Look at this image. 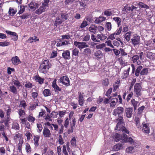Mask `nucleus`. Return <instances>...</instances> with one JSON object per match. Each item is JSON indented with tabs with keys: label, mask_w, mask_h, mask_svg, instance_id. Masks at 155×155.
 I'll list each match as a JSON object with an SVG mask.
<instances>
[{
	"label": "nucleus",
	"mask_w": 155,
	"mask_h": 155,
	"mask_svg": "<svg viewBox=\"0 0 155 155\" xmlns=\"http://www.w3.org/2000/svg\"><path fill=\"white\" fill-rule=\"evenodd\" d=\"M149 69L147 68H144L140 72L141 75H147L148 73Z\"/></svg>",
	"instance_id": "3c124183"
},
{
	"label": "nucleus",
	"mask_w": 155,
	"mask_h": 155,
	"mask_svg": "<svg viewBox=\"0 0 155 155\" xmlns=\"http://www.w3.org/2000/svg\"><path fill=\"white\" fill-rule=\"evenodd\" d=\"M104 15L107 16H110L112 15V13L110 10H107L104 12Z\"/></svg>",
	"instance_id": "052dcab7"
},
{
	"label": "nucleus",
	"mask_w": 155,
	"mask_h": 155,
	"mask_svg": "<svg viewBox=\"0 0 155 155\" xmlns=\"http://www.w3.org/2000/svg\"><path fill=\"white\" fill-rule=\"evenodd\" d=\"M106 44L104 43L101 44L96 46V48L97 49H103L106 47Z\"/></svg>",
	"instance_id": "a19ab883"
},
{
	"label": "nucleus",
	"mask_w": 155,
	"mask_h": 155,
	"mask_svg": "<svg viewBox=\"0 0 155 155\" xmlns=\"http://www.w3.org/2000/svg\"><path fill=\"white\" fill-rule=\"evenodd\" d=\"M9 45V42L7 41H5L4 42H0V46L2 47H4L7 46Z\"/></svg>",
	"instance_id": "69168bd1"
},
{
	"label": "nucleus",
	"mask_w": 155,
	"mask_h": 155,
	"mask_svg": "<svg viewBox=\"0 0 155 155\" xmlns=\"http://www.w3.org/2000/svg\"><path fill=\"white\" fill-rule=\"evenodd\" d=\"M132 32L129 31L126 33L124 36V38L127 42L130 41L131 38V35H132Z\"/></svg>",
	"instance_id": "a878e982"
},
{
	"label": "nucleus",
	"mask_w": 155,
	"mask_h": 155,
	"mask_svg": "<svg viewBox=\"0 0 155 155\" xmlns=\"http://www.w3.org/2000/svg\"><path fill=\"white\" fill-rule=\"evenodd\" d=\"M49 1L50 0H44L41 3L39 2H32L28 4V7L29 9L34 11L41 4L40 7L35 12L36 14L39 15L46 11L47 8L49 7L48 3Z\"/></svg>",
	"instance_id": "f257e3e1"
},
{
	"label": "nucleus",
	"mask_w": 155,
	"mask_h": 155,
	"mask_svg": "<svg viewBox=\"0 0 155 155\" xmlns=\"http://www.w3.org/2000/svg\"><path fill=\"white\" fill-rule=\"evenodd\" d=\"M131 103L134 107V110H136L137 109L138 102L136 101L134 99H133L131 100Z\"/></svg>",
	"instance_id": "c03bdc74"
},
{
	"label": "nucleus",
	"mask_w": 155,
	"mask_h": 155,
	"mask_svg": "<svg viewBox=\"0 0 155 155\" xmlns=\"http://www.w3.org/2000/svg\"><path fill=\"white\" fill-rule=\"evenodd\" d=\"M137 5L140 8H144L145 9H148L149 8V7L147 4L144 3L140 2H139Z\"/></svg>",
	"instance_id": "412c9836"
},
{
	"label": "nucleus",
	"mask_w": 155,
	"mask_h": 155,
	"mask_svg": "<svg viewBox=\"0 0 155 155\" xmlns=\"http://www.w3.org/2000/svg\"><path fill=\"white\" fill-rule=\"evenodd\" d=\"M12 63L15 65H17L21 63V61L17 56H15L12 58L11 59Z\"/></svg>",
	"instance_id": "f8f14e48"
},
{
	"label": "nucleus",
	"mask_w": 155,
	"mask_h": 155,
	"mask_svg": "<svg viewBox=\"0 0 155 155\" xmlns=\"http://www.w3.org/2000/svg\"><path fill=\"white\" fill-rule=\"evenodd\" d=\"M56 79H55L52 82V86L55 91H60L61 90V89L56 84Z\"/></svg>",
	"instance_id": "6ab92c4d"
},
{
	"label": "nucleus",
	"mask_w": 155,
	"mask_h": 155,
	"mask_svg": "<svg viewBox=\"0 0 155 155\" xmlns=\"http://www.w3.org/2000/svg\"><path fill=\"white\" fill-rule=\"evenodd\" d=\"M27 120L30 122L34 123L35 120V118L32 115H30L27 117Z\"/></svg>",
	"instance_id": "de8ad7c7"
},
{
	"label": "nucleus",
	"mask_w": 155,
	"mask_h": 155,
	"mask_svg": "<svg viewBox=\"0 0 155 155\" xmlns=\"http://www.w3.org/2000/svg\"><path fill=\"white\" fill-rule=\"evenodd\" d=\"M74 112L73 111H71L69 114L68 119L70 120H71V121L70 122V128L68 130V134H70L73 132L74 127H75L76 124V120L75 117H72Z\"/></svg>",
	"instance_id": "20e7f679"
},
{
	"label": "nucleus",
	"mask_w": 155,
	"mask_h": 155,
	"mask_svg": "<svg viewBox=\"0 0 155 155\" xmlns=\"http://www.w3.org/2000/svg\"><path fill=\"white\" fill-rule=\"evenodd\" d=\"M58 114L59 115V117L60 118L63 117L66 114V110H62L59 111Z\"/></svg>",
	"instance_id": "6e6d98bb"
},
{
	"label": "nucleus",
	"mask_w": 155,
	"mask_h": 155,
	"mask_svg": "<svg viewBox=\"0 0 155 155\" xmlns=\"http://www.w3.org/2000/svg\"><path fill=\"white\" fill-rule=\"evenodd\" d=\"M115 134L116 140L117 141L121 140L125 143L128 142L130 144H133L134 145L136 143L135 141L131 137H127V135L125 134H123L121 135L117 133H115Z\"/></svg>",
	"instance_id": "f03ea898"
},
{
	"label": "nucleus",
	"mask_w": 155,
	"mask_h": 155,
	"mask_svg": "<svg viewBox=\"0 0 155 155\" xmlns=\"http://www.w3.org/2000/svg\"><path fill=\"white\" fill-rule=\"evenodd\" d=\"M90 38V35L87 34L83 38V41H89Z\"/></svg>",
	"instance_id": "338daca9"
},
{
	"label": "nucleus",
	"mask_w": 155,
	"mask_h": 155,
	"mask_svg": "<svg viewBox=\"0 0 155 155\" xmlns=\"http://www.w3.org/2000/svg\"><path fill=\"white\" fill-rule=\"evenodd\" d=\"M10 89L11 91L14 93L15 94H16L17 93V90L16 89V87L14 86H10Z\"/></svg>",
	"instance_id": "864d4df0"
},
{
	"label": "nucleus",
	"mask_w": 155,
	"mask_h": 155,
	"mask_svg": "<svg viewBox=\"0 0 155 155\" xmlns=\"http://www.w3.org/2000/svg\"><path fill=\"white\" fill-rule=\"evenodd\" d=\"M26 106V104L25 101L23 100L20 102L19 104V107H22L23 108H25Z\"/></svg>",
	"instance_id": "4d7b16f0"
},
{
	"label": "nucleus",
	"mask_w": 155,
	"mask_h": 155,
	"mask_svg": "<svg viewBox=\"0 0 155 155\" xmlns=\"http://www.w3.org/2000/svg\"><path fill=\"white\" fill-rule=\"evenodd\" d=\"M133 109L132 108L128 107L125 109V113L126 117L128 118H130L133 114Z\"/></svg>",
	"instance_id": "9d476101"
},
{
	"label": "nucleus",
	"mask_w": 155,
	"mask_h": 155,
	"mask_svg": "<svg viewBox=\"0 0 155 155\" xmlns=\"http://www.w3.org/2000/svg\"><path fill=\"white\" fill-rule=\"evenodd\" d=\"M118 101V99L116 98L112 99L110 103V106L111 107H114L116 104L117 103Z\"/></svg>",
	"instance_id": "72a5a7b5"
},
{
	"label": "nucleus",
	"mask_w": 155,
	"mask_h": 155,
	"mask_svg": "<svg viewBox=\"0 0 155 155\" xmlns=\"http://www.w3.org/2000/svg\"><path fill=\"white\" fill-rule=\"evenodd\" d=\"M94 55L97 60L102 58L104 56L103 53L100 50L96 51L94 53Z\"/></svg>",
	"instance_id": "2eb2a0df"
},
{
	"label": "nucleus",
	"mask_w": 155,
	"mask_h": 155,
	"mask_svg": "<svg viewBox=\"0 0 155 155\" xmlns=\"http://www.w3.org/2000/svg\"><path fill=\"white\" fill-rule=\"evenodd\" d=\"M106 19L105 17L104 16H100L99 18H97L94 21L95 23L98 24L101 23Z\"/></svg>",
	"instance_id": "aec40b11"
},
{
	"label": "nucleus",
	"mask_w": 155,
	"mask_h": 155,
	"mask_svg": "<svg viewBox=\"0 0 155 155\" xmlns=\"http://www.w3.org/2000/svg\"><path fill=\"white\" fill-rule=\"evenodd\" d=\"M107 38V36L102 33H101L97 35V38L101 41H104Z\"/></svg>",
	"instance_id": "b1692460"
},
{
	"label": "nucleus",
	"mask_w": 155,
	"mask_h": 155,
	"mask_svg": "<svg viewBox=\"0 0 155 155\" xmlns=\"http://www.w3.org/2000/svg\"><path fill=\"white\" fill-rule=\"evenodd\" d=\"M44 66V67L49 69L51 66V64H49L48 60H44L42 63L41 64Z\"/></svg>",
	"instance_id": "5701e85b"
},
{
	"label": "nucleus",
	"mask_w": 155,
	"mask_h": 155,
	"mask_svg": "<svg viewBox=\"0 0 155 155\" xmlns=\"http://www.w3.org/2000/svg\"><path fill=\"white\" fill-rule=\"evenodd\" d=\"M120 53L122 56H126L127 55V53L125 51V50L122 48L120 49Z\"/></svg>",
	"instance_id": "0e129e2a"
},
{
	"label": "nucleus",
	"mask_w": 155,
	"mask_h": 155,
	"mask_svg": "<svg viewBox=\"0 0 155 155\" xmlns=\"http://www.w3.org/2000/svg\"><path fill=\"white\" fill-rule=\"evenodd\" d=\"M59 16H60L61 18H62V20H64H64L67 19L68 18V15L65 13L61 14Z\"/></svg>",
	"instance_id": "603ef678"
},
{
	"label": "nucleus",
	"mask_w": 155,
	"mask_h": 155,
	"mask_svg": "<svg viewBox=\"0 0 155 155\" xmlns=\"http://www.w3.org/2000/svg\"><path fill=\"white\" fill-rule=\"evenodd\" d=\"M39 39L37 38V37L35 36L34 37H30L28 40V41L30 43H32L33 42L38 41Z\"/></svg>",
	"instance_id": "c9c22d12"
},
{
	"label": "nucleus",
	"mask_w": 155,
	"mask_h": 155,
	"mask_svg": "<svg viewBox=\"0 0 155 155\" xmlns=\"http://www.w3.org/2000/svg\"><path fill=\"white\" fill-rule=\"evenodd\" d=\"M122 148V145L121 143H118L114 146V149L115 151H118Z\"/></svg>",
	"instance_id": "ea45409f"
},
{
	"label": "nucleus",
	"mask_w": 155,
	"mask_h": 155,
	"mask_svg": "<svg viewBox=\"0 0 155 155\" xmlns=\"http://www.w3.org/2000/svg\"><path fill=\"white\" fill-rule=\"evenodd\" d=\"M35 79L36 82H38L40 84L43 83L44 79L41 78L38 75L36 76L35 77Z\"/></svg>",
	"instance_id": "cd10ccee"
},
{
	"label": "nucleus",
	"mask_w": 155,
	"mask_h": 155,
	"mask_svg": "<svg viewBox=\"0 0 155 155\" xmlns=\"http://www.w3.org/2000/svg\"><path fill=\"white\" fill-rule=\"evenodd\" d=\"M70 120L68 118H66L65 119V120L64 122V126L65 128L68 129L69 124V120Z\"/></svg>",
	"instance_id": "09e8293b"
},
{
	"label": "nucleus",
	"mask_w": 155,
	"mask_h": 155,
	"mask_svg": "<svg viewBox=\"0 0 155 155\" xmlns=\"http://www.w3.org/2000/svg\"><path fill=\"white\" fill-rule=\"evenodd\" d=\"M23 143V139H21L20 140H19V142L18 144V149L19 151H21V147Z\"/></svg>",
	"instance_id": "49530a36"
},
{
	"label": "nucleus",
	"mask_w": 155,
	"mask_h": 155,
	"mask_svg": "<svg viewBox=\"0 0 155 155\" xmlns=\"http://www.w3.org/2000/svg\"><path fill=\"white\" fill-rule=\"evenodd\" d=\"M147 57L148 58L151 59H155V54L152 52H148L147 54Z\"/></svg>",
	"instance_id": "4c0bfd02"
},
{
	"label": "nucleus",
	"mask_w": 155,
	"mask_h": 155,
	"mask_svg": "<svg viewBox=\"0 0 155 155\" xmlns=\"http://www.w3.org/2000/svg\"><path fill=\"white\" fill-rule=\"evenodd\" d=\"M142 125L143 131L145 133L149 134L150 133V128L148 125L146 124H143Z\"/></svg>",
	"instance_id": "a211bd4d"
},
{
	"label": "nucleus",
	"mask_w": 155,
	"mask_h": 155,
	"mask_svg": "<svg viewBox=\"0 0 155 155\" xmlns=\"http://www.w3.org/2000/svg\"><path fill=\"white\" fill-rule=\"evenodd\" d=\"M61 18L60 16H58L56 18V20L55 21L54 25H55L57 26L58 25H60L64 21V20H63Z\"/></svg>",
	"instance_id": "393cba45"
},
{
	"label": "nucleus",
	"mask_w": 155,
	"mask_h": 155,
	"mask_svg": "<svg viewBox=\"0 0 155 155\" xmlns=\"http://www.w3.org/2000/svg\"><path fill=\"white\" fill-rule=\"evenodd\" d=\"M16 12L17 11L15 9L10 8L8 13L11 15H13L16 13Z\"/></svg>",
	"instance_id": "37998d69"
},
{
	"label": "nucleus",
	"mask_w": 155,
	"mask_h": 155,
	"mask_svg": "<svg viewBox=\"0 0 155 155\" xmlns=\"http://www.w3.org/2000/svg\"><path fill=\"white\" fill-rule=\"evenodd\" d=\"M25 150L26 152L28 153H30L31 152V148L29 144L28 143L25 144Z\"/></svg>",
	"instance_id": "58836bf2"
},
{
	"label": "nucleus",
	"mask_w": 155,
	"mask_h": 155,
	"mask_svg": "<svg viewBox=\"0 0 155 155\" xmlns=\"http://www.w3.org/2000/svg\"><path fill=\"white\" fill-rule=\"evenodd\" d=\"M58 115V113L52 111L51 114L50 116L51 118H57Z\"/></svg>",
	"instance_id": "bf43d9fd"
},
{
	"label": "nucleus",
	"mask_w": 155,
	"mask_h": 155,
	"mask_svg": "<svg viewBox=\"0 0 155 155\" xmlns=\"http://www.w3.org/2000/svg\"><path fill=\"white\" fill-rule=\"evenodd\" d=\"M124 108L120 107H118L114 109L113 112L112 114L114 116L117 115L118 117L121 116L122 114L124 111Z\"/></svg>",
	"instance_id": "423d86ee"
},
{
	"label": "nucleus",
	"mask_w": 155,
	"mask_h": 155,
	"mask_svg": "<svg viewBox=\"0 0 155 155\" xmlns=\"http://www.w3.org/2000/svg\"><path fill=\"white\" fill-rule=\"evenodd\" d=\"M120 84V80H117L114 84V91H115L118 87Z\"/></svg>",
	"instance_id": "e433bc0d"
},
{
	"label": "nucleus",
	"mask_w": 155,
	"mask_h": 155,
	"mask_svg": "<svg viewBox=\"0 0 155 155\" xmlns=\"http://www.w3.org/2000/svg\"><path fill=\"white\" fill-rule=\"evenodd\" d=\"M5 153V148L3 147H0V155H4Z\"/></svg>",
	"instance_id": "774afa93"
},
{
	"label": "nucleus",
	"mask_w": 155,
	"mask_h": 155,
	"mask_svg": "<svg viewBox=\"0 0 155 155\" xmlns=\"http://www.w3.org/2000/svg\"><path fill=\"white\" fill-rule=\"evenodd\" d=\"M43 134L45 137H50L51 135L49 130L47 127H44L43 130Z\"/></svg>",
	"instance_id": "9b49d317"
},
{
	"label": "nucleus",
	"mask_w": 155,
	"mask_h": 155,
	"mask_svg": "<svg viewBox=\"0 0 155 155\" xmlns=\"http://www.w3.org/2000/svg\"><path fill=\"white\" fill-rule=\"evenodd\" d=\"M78 103L80 105L82 106L84 103L83 93L78 92Z\"/></svg>",
	"instance_id": "ddd939ff"
},
{
	"label": "nucleus",
	"mask_w": 155,
	"mask_h": 155,
	"mask_svg": "<svg viewBox=\"0 0 155 155\" xmlns=\"http://www.w3.org/2000/svg\"><path fill=\"white\" fill-rule=\"evenodd\" d=\"M18 114L19 116V117H22L25 114V111L21 109H20L18 112Z\"/></svg>",
	"instance_id": "680f3d73"
},
{
	"label": "nucleus",
	"mask_w": 155,
	"mask_h": 155,
	"mask_svg": "<svg viewBox=\"0 0 155 155\" xmlns=\"http://www.w3.org/2000/svg\"><path fill=\"white\" fill-rule=\"evenodd\" d=\"M105 27L106 28L107 30L108 31L111 30L112 28V25L110 22H107L105 25Z\"/></svg>",
	"instance_id": "8fccbe9b"
},
{
	"label": "nucleus",
	"mask_w": 155,
	"mask_h": 155,
	"mask_svg": "<svg viewBox=\"0 0 155 155\" xmlns=\"http://www.w3.org/2000/svg\"><path fill=\"white\" fill-rule=\"evenodd\" d=\"M79 53V50L75 48L73 49L72 51V54L73 55L75 56H78Z\"/></svg>",
	"instance_id": "13d9d810"
},
{
	"label": "nucleus",
	"mask_w": 155,
	"mask_h": 155,
	"mask_svg": "<svg viewBox=\"0 0 155 155\" xmlns=\"http://www.w3.org/2000/svg\"><path fill=\"white\" fill-rule=\"evenodd\" d=\"M89 30L91 32L94 34H95L96 33V31L97 28V27L95 25H92L89 28Z\"/></svg>",
	"instance_id": "c756f323"
},
{
	"label": "nucleus",
	"mask_w": 155,
	"mask_h": 155,
	"mask_svg": "<svg viewBox=\"0 0 155 155\" xmlns=\"http://www.w3.org/2000/svg\"><path fill=\"white\" fill-rule=\"evenodd\" d=\"M140 39V37L137 34H134L132 35L130 41L135 46L139 44Z\"/></svg>",
	"instance_id": "39448f33"
},
{
	"label": "nucleus",
	"mask_w": 155,
	"mask_h": 155,
	"mask_svg": "<svg viewBox=\"0 0 155 155\" xmlns=\"http://www.w3.org/2000/svg\"><path fill=\"white\" fill-rule=\"evenodd\" d=\"M39 138V137L38 136L34 137L33 140L34 142V145L36 147H38L39 145L38 141Z\"/></svg>",
	"instance_id": "c85d7f7f"
},
{
	"label": "nucleus",
	"mask_w": 155,
	"mask_h": 155,
	"mask_svg": "<svg viewBox=\"0 0 155 155\" xmlns=\"http://www.w3.org/2000/svg\"><path fill=\"white\" fill-rule=\"evenodd\" d=\"M142 68L143 67L141 66H139L137 68L135 72V75L136 76H138L139 75L140 71Z\"/></svg>",
	"instance_id": "a18cd8bd"
},
{
	"label": "nucleus",
	"mask_w": 155,
	"mask_h": 155,
	"mask_svg": "<svg viewBox=\"0 0 155 155\" xmlns=\"http://www.w3.org/2000/svg\"><path fill=\"white\" fill-rule=\"evenodd\" d=\"M113 19L117 23L118 27H119L121 25V19L119 17H114L113 18Z\"/></svg>",
	"instance_id": "473e14b6"
},
{
	"label": "nucleus",
	"mask_w": 155,
	"mask_h": 155,
	"mask_svg": "<svg viewBox=\"0 0 155 155\" xmlns=\"http://www.w3.org/2000/svg\"><path fill=\"white\" fill-rule=\"evenodd\" d=\"M122 30V27L120 26L117 30L116 31L114 32V34H115L116 35H118L120 34Z\"/></svg>",
	"instance_id": "e2e57ef3"
},
{
	"label": "nucleus",
	"mask_w": 155,
	"mask_h": 155,
	"mask_svg": "<svg viewBox=\"0 0 155 155\" xmlns=\"http://www.w3.org/2000/svg\"><path fill=\"white\" fill-rule=\"evenodd\" d=\"M59 81L61 83L66 86L70 85V81L68 78L67 76L61 77L59 79Z\"/></svg>",
	"instance_id": "0eeeda50"
},
{
	"label": "nucleus",
	"mask_w": 155,
	"mask_h": 155,
	"mask_svg": "<svg viewBox=\"0 0 155 155\" xmlns=\"http://www.w3.org/2000/svg\"><path fill=\"white\" fill-rule=\"evenodd\" d=\"M132 60L134 63H136L137 65H139L141 64L140 61L139 60V56L138 55L133 56L131 58Z\"/></svg>",
	"instance_id": "4468645a"
},
{
	"label": "nucleus",
	"mask_w": 155,
	"mask_h": 155,
	"mask_svg": "<svg viewBox=\"0 0 155 155\" xmlns=\"http://www.w3.org/2000/svg\"><path fill=\"white\" fill-rule=\"evenodd\" d=\"M48 69L44 67V66L41 64L39 70L40 72L43 73H45Z\"/></svg>",
	"instance_id": "7c9ffc66"
},
{
	"label": "nucleus",
	"mask_w": 155,
	"mask_h": 155,
	"mask_svg": "<svg viewBox=\"0 0 155 155\" xmlns=\"http://www.w3.org/2000/svg\"><path fill=\"white\" fill-rule=\"evenodd\" d=\"M141 87L140 83L136 84L134 86V92L136 93L137 97H139L141 95L140 91Z\"/></svg>",
	"instance_id": "6e6552de"
},
{
	"label": "nucleus",
	"mask_w": 155,
	"mask_h": 155,
	"mask_svg": "<svg viewBox=\"0 0 155 155\" xmlns=\"http://www.w3.org/2000/svg\"><path fill=\"white\" fill-rule=\"evenodd\" d=\"M25 135L27 137L28 140H29L31 139V137L32 136V134H31V130H28L27 129L25 130Z\"/></svg>",
	"instance_id": "2f4dec72"
},
{
	"label": "nucleus",
	"mask_w": 155,
	"mask_h": 155,
	"mask_svg": "<svg viewBox=\"0 0 155 155\" xmlns=\"http://www.w3.org/2000/svg\"><path fill=\"white\" fill-rule=\"evenodd\" d=\"M43 94L45 96H48L51 95L50 91L48 89H45L44 90Z\"/></svg>",
	"instance_id": "79ce46f5"
},
{
	"label": "nucleus",
	"mask_w": 155,
	"mask_h": 155,
	"mask_svg": "<svg viewBox=\"0 0 155 155\" xmlns=\"http://www.w3.org/2000/svg\"><path fill=\"white\" fill-rule=\"evenodd\" d=\"M12 128L15 130H18L19 129L20 127L17 123L13 122L12 124Z\"/></svg>",
	"instance_id": "f704fd0d"
},
{
	"label": "nucleus",
	"mask_w": 155,
	"mask_h": 155,
	"mask_svg": "<svg viewBox=\"0 0 155 155\" xmlns=\"http://www.w3.org/2000/svg\"><path fill=\"white\" fill-rule=\"evenodd\" d=\"M5 110L6 111L7 117L9 118L11 113V109L10 108L9 106H6L5 107Z\"/></svg>",
	"instance_id": "bb28decb"
},
{
	"label": "nucleus",
	"mask_w": 155,
	"mask_h": 155,
	"mask_svg": "<svg viewBox=\"0 0 155 155\" xmlns=\"http://www.w3.org/2000/svg\"><path fill=\"white\" fill-rule=\"evenodd\" d=\"M63 57L65 59L69 60L71 58L70 52L69 50H66L63 52L62 54Z\"/></svg>",
	"instance_id": "dca6fc26"
},
{
	"label": "nucleus",
	"mask_w": 155,
	"mask_h": 155,
	"mask_svg": "<svg viewBox=\"0 0 155 155\" xmlns=\"http://www.w3.org/2000/svg\"><path fill=\"white\" fill-rule=\"evenodd\" d=\"M126 152L128 153H133L135 152L134 147H133L130 146L126 149Z\"/></svg>",
	"instance_id": "4be33fe9"
},
{
	"label": "nucleus",
	"mask_w": 155,
	"mask_h": 155,
	"mask_svg": "<svg viewBox=\"0 0 155 155\" xmlns=\"http://www.w3.org/2000/svg\"><path fill=\"white\" fill-rule=\"evenodd\" d=\"M74 45L80 49L87 47L88 46L86 43L84 42H79L75 41L74 42Z\"/></svg>",
	"instance_id": "1a4fd4ad"
},
{
	"label": "nucleus",
	"mask_w": 155,
	"mask_h": 155,
	"mask_svg": "<svg viewBox=\"0 0 155 155\" xmlns=\"http://www.w3.org/2000/svg\"><path fill=\"white\" fill-rule=\"evenodd\" d=\"M117 120L118 122L117 124L116 127L115 128V130H121V128L123 127V128L121 130L123 132H125L127 134H129V131L126 129L124 127H123V124L124 122V120L123 117H119Z\"/></svg>",
	"instance_id": "7ed1b4c3"
},
{
	"label": "nucleus",
	"mask_w": 155,
	"mask_h": 155,
	"mask_svg": "<svg viewBox=\"0 0 155 155\" xmlns=\"http://www.w3.org/2000/svg\"><path fill=\"white\" fill-rule=\"evenodd\" d=\"M14 139L15 140H20L21 139H23L21 138V134H19V133L16 134L14 136Z\"/></svg>",
	"instance_id": "5fc2aeb1"
},
{
	"label": "nucleus",
	"mask_w": 155,
	"mask_h": 155,
	"mask_svg": "<svg viewBox=\"0 0 155 155\" xmlns=\"http://www.w3.org/2000/svg\"><path fill=\"white\" fill-rule=\"evenodd\" d=\"M130 70V67H128L127 69L124 70L122 74L121 78L122 79L126 78L129 75V73Z\"/></svg>",
	"instance_id": "f3484780"
}]
</instances>
